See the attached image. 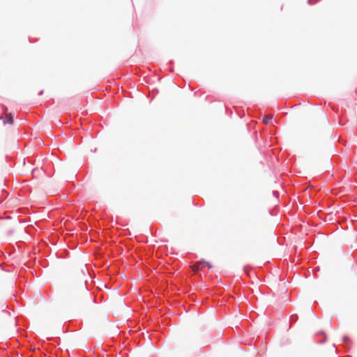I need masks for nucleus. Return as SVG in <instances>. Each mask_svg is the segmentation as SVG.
Returning a JSON list of instances; mask_svg holds the SVG:
<instances>
[{"instance_id":"4","label":"nucleus","mask_w":357,"mask_h":357,"mask_svg":"<svg viewBox=\"0 0 357 357\" xmlns=\"http://www.w3.org/2000/svg\"><path fill=\"white\" fill-rule=\"evenodd\" d=\"M202 264H205L209 268L212 267L211 264L208 262L202 261Z\"/></svg>"},{"instance_id":"3","label":"nucleus","mask_w":357,"mask_h":357,"mask_svg":"<svg viewBox=\"0 0 357 357\" xmlns=\"http://www.w3.org/2000/svg\"><path fill=\"white\" fill-rule=\"evenodd\" d=\"M202 264V261H199L196 263L195 265L192 266V268L194 271H198L199 269H201V264Z\"/></svg>"},{"instance_id":"2","label":"nucleus","mask_w":357,"mask_h":357,"mask_svg":"<svg viewBox=\"0 0 357 357\" xmlns=\"http://www.w3.org/2000/svg\"><path fill=\"white\" fill-rule=\"evenodd\" d=\"M272 119L273 115H266L263 118V121L264 123L268 124Z\"/></svg>"},{"instance_id":"1","label":"nucleus","mask_w":357,"mask_h":357,"mask_svg":"<svg viewBox=\"0 0 357 357\" xmlns=\"http://www.w3.org/2000/svg\"><path fill=\"white\" fill-rule=\"evenodd\" d=\"M4 123L13 124V116L10 113L6 114L5 120L3 121Z\"/></svg>"}]
</instances>
